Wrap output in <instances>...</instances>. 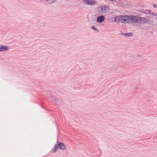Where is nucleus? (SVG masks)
<instances>
[{
	"label": "nucleus",
	"instance_id": "obj_1",
	"mask_svg": "<svg viewBox=\"0 0 157 157\" xmlns=\"http://www.w3.org/2000/svg\"><path fill=\"white\" fill-rule=\"evenodd\" d=\"M128 23H137V17L128 16Z\"/></svg>",
	"mask_w": 157,
	"mask_h": 157
},
{
	"label": "nucleus",
	"instance_id": "obj_2",
	"mask_svg": "<svg viewBox=\"0 0 157 157\" xmlns=\"http://www.w3.org/2000/svg\"><path fill=\"white\" fill-rule=\"evenodd\" d=\"M82 2L86 4L89 5H93L96 3L95 0H83Z\"/></svg>",
	"mask_w": 157,
	"mask_h": 157
},
{
	"label": "nucleus",
	"instance_id": "obj_3",
	"mask_svg": "<svg viewBox=\"0 0 157 157\" xmlns=\"http://www.w3.org/2000/svg\"><path fill=\"white\" fill-rule=\"evenodd\" d=\"M137 23H140L141 24L147 23L148 21V20L144 17H137Z\"/></svg>",
	"mask_w": 157,
	"mask_h": 157
},
{
	"label": "nucleus",
	"instance_id": "obj_4",
	"mask_svg": "<svg viewBox=\"0 0 157 157\" xmlns=\"http://www.w3.org/2000/svg\"><path fill=\"white\" fill-rule=\"evenodd\" d=\"M101 9L102 11L106 13L108 12L109 7L108 6H101Z\"/></svg>",
	"mask_w": 157,
	"mask_h": 157
},
{
	"label": "nucleus",
	"instance_id": "obj_5",
	"mask_svg": "<svg viewBox=\"0 0 157 157\" xmlns=\"http://www.w3.org/2000/svg\"><path fill=\"white\" fill-rule=\"evenodd\" d=\"M128 16H121V23H128Z\"/></svg>",
	"mask_w": 157,
	"mask_h": 157
},
{
	"label": "nucleus",
	"instance_id": "obj_6",
	"mask_svg": "<svg viewBox=\"0 0 157 157\" xmlns=\"http://www.w3.org/2000/svg\"><path fill=\"white\" fill-rule=\"evenodd\" d=\"M58 145L59 149L63 150H64L66 149L65 146L63 143L59 142Z\"/></svg>",
	"mask_w": 157,
	"mask_h": 157
},
{
	"label": "nucleus",
	"instance_id": "obj_7",
	"mask_svg": "<svg viewBox=\"0 0 157 157\" xmlns=\"http://www.w3.org/2000/svg\"><path fill=\"white\" fill-rule=\"evenodd\" d=\"M105 19V17L103 15H101L97 18V21L98 22H101L103 21Z\"/></svg>",
	"mask_w": 157,
	"mask_h": 157
},
{
	"label": "nucleus",
	"instance_id": "obj_8",
	"mask_svg": "<svg viewBox=\"0 0 157 157\" xmlns=\"http://www.w3.org/2000/svg\"><path fill=\"white\" fill-rule=\"evenodd\" d=\"M8 49V46H6L0 45V52L6 51Z\"/></svg>",
	"mask_w": 157,
	"mask_h": 157
},
{
	"label": "nucleus",
	"instance_id": "obj_9",
	"mask_svg": "<svg viewBox=\"0 0 157 157\" xmlns=\"http://www.w3.org/2000/svg\"><path fill=\"white\" fill-rule=\"evenodd\" d=\"M114 22H121V16H117L116 17H115L114 18Z\"/></svg>",
	"mask_w": 157,
	"mask_h": 157
},
{
	"label": "nucleus",
	"instance_id": "obj_10",
	"mask_svg": "<svg viewBox=\"0 0 157 157\" xmlns=\"http://www.w3.org/2000/svg\"><path fill=\"white\" fill-rule=\"evenodd\" d=\"M58 147L56 145H55L54 147L52 149V152L54 153L58 150Z\"/></svg>",
	"mask_w": 157,
	"mask_h": 157
},
{
	"label": "nucleus",
	"instance_id": "obj_11",
	"mask_svg": "<svg viewBox=\"0 0 157 157\" xmlns=\"http://www.w3.org/2000/svg\"><path fill=\"white\" fill-rule=\"evenodd\" d=\"M124 36H132V33H125L124 34Z\"/></svg>",
	"mask_w": 157,
	"mask_h": 157
},
{
	"label": "nucleus",
	"instance_id": "obj_12",
	"mask_svg": "<svg viewBox=\"0 0 157 157\" xmlns=\"http://www.w3.org/2000/svg\"><path fill=\"white\" fill-rule=\"evenodd\" d=\"M91 28H92L93 29H94V30H96V31H98V29H95V27H94V26H92Z\"/></svg>",
	"mask_w": 157,
	"mask_h": 157
},
{
	"label": "nucleus",
	"instance_id": "obj_13",
	"mask_svg": "<svg viewBox=\"0 0 157 157\" xmlns=\"http://www.w3.org/2000/svg\"><path fill=\"white\" fill-rule=\"evenodd\" d=\"M56 0H50V2H53L56 1Z\"/></svg>",
	"mask_w": 157,
	"mask_h": 157
},
{
	"label": "nucleus",
	"instance_id": "obj_14",
	"mask_svg": "<svg viewBox=\"0 0 157 157\" xmlns=\"http://www.w3.org/2000/svg\"><path fill=\"white\" fill-rule=\"evenodd\" d=\"M153 6L155 8L157 7V5L156 4H154Z\"/></svg>",
	"mask_w": 157,
	"mask_h": 157
}]
</instances>
